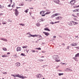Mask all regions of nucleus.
I'll use <instances>...</instances> for the list:
<instances>
[{"mask_svg":"<svg viewBox=\"0 0 79 79\" xmlns=\"http://www.w3.org/2000/svg\"><path fill=\"white\" fill-rule=\"evenodd\" d=\"M60 58V57H59V56L58 55H54L53 56V60H55L56 62H60V60H58Z\"/></svg>","mask_w":79,"mask_h":79,"instance_id":"f257e3e1","label":"nucleus"},{"mask_svg":"<svg viewBox=\"0 0 79 79\" xmlns=\"http://www.w3.org/2000/svg\"><path fill=\"white\" fill-rule=\"evenodd\" d=\"M11 76H13V77H18L20 78V79H25L26 78H27V77L20 75L19 74H16V75L11 74Z\"/></svg>","mask_w":79,"mask_h":79,"instance_id":"f03ea898","label":"nucleus"},{"mask_svg":"<svg viewBox=\"0 0 79 79\" xmlns=\"http://www.w3.org/2000/svg\"><path fill=\"white\" fill-rule=\"evenodd\" d=\"M13 11H15L14 13L15 14V15L16 16H18V15H19V12H18V10H17V9H15V10L14 9H13Z\"/></svg>","mask_w":79,"mask_h":79,"instance_id":"7ed1b4c3","label":"nucleus"},{"mask_svg":"<svg viewBox=\"0 0 79 79\" xmlns=\"http://www.w3.org/2000/svg\"><path fill=\"white\" fill-rule=\"evenodd\" d=\"M59 15H61V14L60 13H56L51 16V18H54L55 16H59Z\"/></svg>","mask_w":79,"mask_h":79,"instance_id":"20e7f679","label":"nucleus"},{"mask_svg":"<svg viewBox=\"0 0 79 79\" xmlns=\"http://www.w3.org/2000/svg\"><path fill=\"white\" fill-rule=\"evenodd\" d=\"M62 19V17L61 16H58L56 17V20H61Z\"/></svg>","mask_w":79,"mask_h":79,"instance_id":"39448f33","label":"nucleus"},{"mask_svg":"<svg viewBox=\"0 0 79 79\" xmlns=\"http://www.w3.org/2000/svg\"><path fill=\"white\" fill-rule=\"evenodd\" d=\"M43 34H44L45 35H46V36H48L50 35V33H48L47 32H45L44 31L43 32Z\"/></svg>","mask_w":79,"mask_h":79,"instance_id":"423d86ee","label":"nucleus"},{"mask_svg":"<svg viewBox=\"0 0 79 79\" xmlns=\"http://www.w3.org/2000/svg\"><path fill=\"white\" fill-rule=\"evenodd\" d=\"M17 52H19V51H21V48L20 47H18L16 49Z\"/></svg>","mask_w":79,"mask_h":79,"instance_id":"0eeeda50","label":"nucleus"},{"mask_svg":"<svg viewBox=\"0 0 79 79\" xmlns=\"http://www.w3.org/2000/svg\"><path fill=\"white\" fill-rule=\"evenodd\" d=\"M54 2L56 4H60L59 3V2H60V1L59 0H54Z\"/></svg>","mask_w":79,"mask_h":79,"instance_id":"6e6552de","label":"nucleus"},{"mask_svg":"<svg viewBox=\"0 0 79 79\" xmlns=\"http://www.w3.org/2000/svg\"><path fill=\"white\" fill-rule=\"evenodd\" d=\"M0 40H3V41H5V42H7L8 41L7 39L3 38H1Z\"/></svg>","mask_w":79,"mask_h":79,"instance_id":"1a4fd4ad","label":"nucleus"},{"mask_svg":"<svg viewBox=\"0 0 79 79\" xmlns=\"http://www.w3.org/2000/svg\"><path fill=\"white\" fill-rule=\"evenodd\" d=\"M29 35H31V37H37V35H32L31 34Z\"/></svg>","mask_w":79,"mask_h":79,"instance_id":"9d476101","label":"nucleus"},{"mask_svg":"<svg viewBox=\"0 0 79 79\" xmlns=\"http://www.w3.org/2000/svg\"><path fill=\"white\" fill-rule=\"evenodd\" d=\"M15 65L16 66L18 67V66H20V65H21V64H20V63L17 62V63H15Z\"/></svg>","mask_w":79,"mask_h":79,"instance_id":"9b49d317","label":"nucleus"},{"mask_svg":"<svg viewBox=\"0 0 79 79\" xmlns=\"http://www.w3.org/2000/svg\"><path fill=\"white\" fill-rule=\"evenodd\" d=\"M70 45L71 46H77V44H76V43H72Z\"/></svg>","mask_w":79,"mask_h":79,"instance_id":"f8f14e48","label":"nucleus"},{"mask_svg":"<svg viewBox=\"0 0 79 79\" xmlns=\"http://www.w3.org/2000/svg\"><path fill=\"white\" fill-rule=\"evenodd\" d=\"M72 22L73 23L74 25H76V24H78V23L74 22V21H72Z\"/></svg>","mask_w":79,"mask_h":79,"instance_id":"ddd939ff","label":"nucleus"},{"mask_svg":"<svg viewBox=\"0 0 79 79\" xmlns=\"http://www.w3.org/2000/svg\"><path fill=\"white\" fill-rule=\"evenodd\" d=\"M45 12V11L44 10H42V11H41L40 12V15H42V14H44V13ZM42 13H43L42 14Z\"/></svg>","mask_w":79,"mask_h":79,"instance_id":"4468645a","label":"nucleus"},{"mask_svg":"<svg viewBox=\"0 0 79 79\" xmlns=\"http://www.w3.org/2000/svg\"><path fill=\"white\" fill-rule=\"evenodd\" d=\"M37 37L38 38H40L41 39H42V37L41 36V35H37Z\"/></svg>","mask_w":79,"mask_h":79,"instance_id":"2eb2a0df","label":"nucleus"},{"mask_svg":"<svg viewBox=\"0 0 79 79\" xmlns=\"http://www.w3.org/2000/svg\"><path fill=\"white\" fill-rule=\"evenodd\" d=\"M2 57H5V58H6V57H8V56H7L6 55L4 54L2 56Z\"/></svg>","mask_w":79,"mask_h":79,"instance_id":"dca6fc26","label":"nucleus"},{"mask_svg":"<svg viewBox=\"0 0 79 79\" xmlns=\"http://www.w3.org/2000/svg\"><path fill=\"white\" fill-rule=\"evenodd\" d=\"M79 57V53H77V54L75 55V57H76V58L77 57Z\"/></svg>","mask_w":79,"mask_h":79,"instance_id":"f3484780","label":"nucleus"},{"mask_svg":"<svg viewBox=\"0 0 79 79\" xmlns=\"http://www.w3.org/2000/svg\"><path fill=\"white\" fill-rule=\"evenodd\" d=\"M66 71H71V69L68 68H67L66 69Z\"/></svg>","mask_w":79,"mask_h":79,"instance_id":"a211bd4d","label":"nucleus"},{"mask_svg":"<svg viewBox=\"0 0 79 79\" xmlns=\"http://www.w3.org/2000/svg\"><path fill=\"white\" fill-rule=\"evenodd\" d=\"M75 2V0H72L70 2V5H73V3H71V2Z\"/></svg>","mask_w":79,"mask_h":79,"instance_id":"6ab92c4d","label":"nucleus"},{"mask_svg":"<svg viewBox=\"0 0 79 79\" xmlns=\"http://www.w3.org/2000/svg\"><path fill=\"white\" fill-rule=\"evenodd\" d=\"M51 13V12L49 11V12H47L46 13H45V15H49V14H50Z\"/></svg>","mask_w":79,"mask_h":79,"instance_id":"aec40b11","label":"nucleus"},{"mask_svg":"<svg viewBox=\"0 0 79 79\" xmlns=\"http://www.w3.org/2000/svg\"><path fill=\"white\" fill-rule=\"evenodd\" d=\"M20 55H21V56H26V55H25V54L24 53H21L20 54Z\"/></svg>","mask_w":79,"mask_h":79,"instance_id":"412c9836","label":"nucleus"},{"mask_svg":"<svg viewBox=\"0 0 79 79\" xmlns=\"http://www.w3.org/2000/svg\"><path fill=\"white\" fill-rule=\"evenodd\" d=\"M35 49L38 50H41V48H35Z\"/></svg>","mask_w":79,"mask_h":79,"instance_id":"4be33fe9","label":"nucleus"},{"mask_svg":"<svg viewBox=\"0 0 79 79\" xmlns=\"http://www.w3.org/2000/svg\"><path fill=\"white\" fill-rule=\"evenodd\" d=\"M28 47V46H23L22 47V48H27Z\"/></svg>","mask_w":79,"mask_h":79,"instance_id":"5701e85b","label":"nucleus"},{"mask_svg":"<svg viewBox=\"0 0 79 79\" xmlns=\"http://www.w3.org/2000/svg\"><path fill=\"white\" fill-rule=\"evenodd\" d=\"M68 24L69 25V26H73V23H68Z\"/></svg>","mask_w":79,"mask_h":79,"instance_id":"b1692460","label":"nucleus"},{"mask_svg":"<svg viewBox=\"0 0 79 79\" xmlns=\"http://www.w3.org/2000/svg\"><path fill=\"white\" fill-rule=\"evenodd\" d=\"M36 76L38 78H40V75H39V74L36 75Z\"/></svg>","mask_w":79,"mask_h":79,"instance_id":"393cba45","label":"nucleus"},{"mask_svg":"<svg viewBox=\"0 0 79 79\" xmlns=\"http://www.w3.org/2000/svg\"><path fill=\"white\" fill-rule=\"evenodd\" d=\"M58 75L59 76H61L63 75V73H59Z\"/></svg>","mask_w":79,"mask_h":79,"instance_id":"a878e982","label":"nucleus"},{"mask_svg":"<svg viewBox=\"0 0 79 79\" xmlns=\"http://www.w3.org/2000/svg\"><path fill=\"white\" fill-rule=\"evenodd\" d=\"M2 49H3V50H4V51H7V49H6V48H3Z\"/></svg>","mask_w":79,"mask_h":79,"instance_id":"bb28decb","label":"nucleus"},{"mask_svg":"<svg viewBox=\"0 0 79 79\" xmlns=\"http://www.w3.org/2000/svg\"><path fill=\"white\" fill-rule=\"evenodd\" d=\"M73 59H74L75 61H77V58L76 57H73Z\"/></svg>","mask_w":79,"mask_h":79,"instance_id":"cd10ccee","label":"nucleus"},{"mask_svg":"<svg viewBox=\"0 0 79 79\" xmlns=\"http://www.w3.org/2000/svg\"><path fill=\"white\" fill-rule=\"evenodd\" d=\"M40 25V23H37L36 24V26H38V27H39Z\"/></svg>","mask_w":79,"mask_h":79,"instance_id":"c85d7f7f","label":"nucleus"},{"mask_svg":"<svg viewBox=\"0 0 79 79\" xmlns=\"http://www.w3.org/2000/svg\"><path fill=\"white\" fill-rule=\"evenodd\" d=\"M28 10H29V9H27L24 11V12L26 13H27L28 12Z\"/></svg>","mask_w":79,"mask_h":79,"instance_id":"c756f323","label":"nucleus"},{"mask_svg":"<svg viewBox=\"0 0 79 79\" xmlns=\"http://www.w3.org/2000/svg\"><path fill=\"white\" fill-rule=\"evenodd\" d=\"M38 60L39 61H40V62H41L42 61H44V60H42V59H39Z\"/></svg>","mask_w":79,"mask_h":79,"instance_id":"7c9ffc66","label":"nucleus"},{"mask_svg":"<svg viewBox=\"0 0 79 79\" xmlns=\"http://www.w3.org/2000/svg\"><path fill=\"white\" fill-rule=\"evenodd\" d=\"M41 21L43 22L44 21H45V19H40Z\"/></svg>","mask_w":79,"mask_h":79,"instance_id":"2f4dec72","label":"nucleus"},{"mask_svg":"<svg viewBox=\"0 0 79 79\" xmlns=\"http://www.w3.org/2000/svg\"><path fill=\"white\" fill-rule=\"evenodd\" d=\"M19 25H20V26H24V24H22V23H19Z\"/></svg>","mask_w":79,"mask_h":79,"instance_id":"473e14b6","label":"nucleus"},{"mask_svg":"<svg viewBox=\"0 0 79 79\" xmlns=\"http://www.w3.org/2000/svg\"><path fill=\"white\" fill-rule=\"evenodd\" d=\"M72 15L73 16V17H75V18H77V16H76L74 14H72Z\"/></svg>","mask_w":79,"mask_h":79,"instance_id":"72a5a7b5","label":"nucleus"},{"mask_svg":"<svg viewBox=\"0 0 79 79\" xmlns=\"http://www.w3.org/2000/svg\"><path fill=\"white\" fill-rule=\"evenodd\" d=\"M44 30H50L49 29L48 27L44 29Z\"/></svg>","mask_w":79,"mask_h":79,"instance_id":"f704fd0d","label":"nucleus"},{"mask_svg":"<svg viewBox=\"0 0 79 79\" xmlns=\"http://www.w3.org/2000/svg\"><path fill=\"white\" fill-rule=\"evenodd\" d=\"M45 67L48 66V65H44L43 66V68H45Z\"/></svg>","mask_w":79,"mask_h":79,"instance_id":"c9c22d12","label":"nucleus"},{"mask_svg":"<svg viewBox=\"0 0 79 79\" xmlns=\"http://www.w3.org/2000/svg\"><path fill=\"white\" fill-rule=\"evenodd\" d=\"M50 24H55V23H53L52 22H51V23H50Z\"/></svg>","mask_w":79,"mask_h":79,"instance_id":"e433bc0d","label":"nucleus"},{"mask_svg":"<svg viewBox=\"0 0 79 79\" xmlns=\"http://www.w3.org/2000/svg\"><path fill=\"white\" fill-rule=\"evenodd\" d=\"M45 15H46V14H45V13L44 15H41V16L42 17H44L45 16Z\"/></svg>","mask_w":79,"mask_h":79,"instance_id":"4c0bfd02","label":"nucleus"},{"mask_svg":"<svg viewBox=\"0 0 79 79\" xmlns=\"http://www.w3.org/2000/svg\"><path fill=\"white\" fill-rule=\"evenodd\" d=\"M39 76H40V77H43V76H42V75L41 74H39Z\"/></svg>","mask_w":79,"mask_h":79,"instance_id":"58836bf2","label":"nucleus"},{"mask_svg":"<svg viewBox=\"0 0 79 79\" xmlns=\"http://www.w3.org/2000/svg\"><path fill=\"white\" fill-rule=\"evenodd\" d=\"M24 5V4H23V3H22V4H20V6H23Z\"/></svg>","mask_w":79,"mask_h":79,"instance_id":"ea45409f","label":"nucleus"},{"mask_svg":"<svg viewBox=\"0 0 79 79\" xmlns=\"http://www.w3.org/2000/svg\"><path fill=\"white\" fill-rule=\"evenodd\" d=\"M2 74H7V73L6 72H4L2 73Z\"/></svg>","mask_w":79,"mask_h":79,"instance_id":"a19ab883","label":"nucleus"},{"mask_svg":"<svg viewBox=\"0 0 79 79\" xmlns=\"http://www.w3.org/2000/svg\"><path fill=\"white\" fill-rule=\"evenodd\" d=\"M66 49H67L68 50H69V46H68L67 47Z\"/></svg>","mask_w":79,"mask_h":79,"instance_id":"79ce46f5","label":"nucleus"},{"mask_svg":"<svg viewBox=\"0 0 79 79\" xmlns=\"http://www.w3.org/2000/svg\"><path fill=\"white\" fill-rule=\"evenodd\" d=\"M60 23V21H58L57 22H55L54 23L55 24L56 23Z\"/></svg>","mask_w":79,"mask_h":79,"instance_id":"37998d69","label":"nucleus"},{"mask_svg":"<svg viewBox=\"0 0 79 79\" xmlns=\"http://www.w3.org/2000/svg\"><path fill=\"white\" fill-rule=\"evenodd\" d=\"M59 67H60V66L58 65V66H57L56 67V69H58V68H59Z\"/></svg>","mask_w":79,"mask_h":79,"instance_id":"c03bdc74","label":"nucleus"},{"mask_svg":"<svg viewBox=\"0 0 79 79\" xmlns=\"http://www.w3.org/2000/svg\"><path fill=\"white\" fill-rule=\"evenodd\" d=\"M7 6H8V7H11V4H10L9 5H8Z\"/></svg>","mask_w":79,"mask_h":79,"instance_id":"a18cd8bd","label":"nucleus"},{"mask_svg":"<svg viewBox=\"0 0 79 79\" xmlns=\"http://www.w3.org/2000/svg\"><path fill=\"white\" fill-rule=\"evenodd\" d=\"M78 6H74V8H78Z\"/></svg>","mask_w":79,"mask_h":79,"instance_id":"49530a36","label":"nucleus"},{"mask_svg":"<svg viewBox=\"0 0 79 79\" xmlns=\"http://www.w3.org/2000/svg\"><path fill=\"white\" fill-rule=\"evenodd\" d=\"M29 9H31V10H33L34 9V8H33V7H29Z\"/></svg>","mask_w":79,"mask_h":79,"instance_id":"de8ad7c7","label":"nucleus"},{"mask_svg":"<svg viewBox=\"0 0 79 79\" xmlns=\"http://www.w3.org/2000/svg\"><path fill=\"white\" fill-rule=\"evenodd\" d=\"M35 52V51L34 50H32V53H34Z\"/></svg>","mask_w":79,"mask_h":79,"instance_id":"09e8293b","label":"nucleus"},{"mask_svg":"<svg viewBox=\"0 0 79 79\" xmlns=\"http://www.w3.org/2000/svg\"><path fill=\"white\" fill-rule=\"evenodd\" d=\"M7 55H10V52H8L7 53Z\"/></svg>","mask_w":79,"mask_h":79,"instance_id":"8fccbe9b","label":"nucleus"},{"mask_svg":"<svg viewBox=\"0 0 79 79\" xmlns=\"http://www.w3.org/2000/svg\"><path fill=\"white\" fill-rule=\"evenodd\" d=\"M16 9L17 10H18V8H21V7H16Z\"/></svg>","mask_w":79,"mask_h":79,"instance_id":"3c124183","label":"nucleus"},{"mask_svg":"<svg viewBox=\"0 0 79 79\" xmlns=\"http://www.w3.org/2000/svg\"><path fill=\"white\" fill-rule=\"evenodd\" d=\"M75 48H78L79 50V47H75Z\"/></svg>","mask_w":79,"mask_h":79,"instance_id":"603ef678","label":"nucleus"},{"mask_svg":"<svg viewBox=\"0 0 79 79\" xmlns=\"http://www.w3.org/2000/svg\"><path fill=\"white\" fill-rule=\"evenodd\" d=\"M27 35L29 34V35H30V34H31V33H30V32H28L27 33Z\"/></svg>","mask_w":79,"mask_h":79,"instance_id":"864d4df0","label":"nucleus"},{"mask_svg":"<svg viewBox=\"0 0 79 79\" xmlns=\"http://www.w3.org/2000/svg\"><path fill=\"white\" fill-rule=\"evenodd\" d=\"M73 19L74 20V21H77V19H76V18H73Z\"/></svg>","mask_w":79,"mask_h":79,"instance_id":"5fc2aeb1","label":"nucleus"},{"mask_svg":"<svg viewBox=\"0 0 79 79\" xmlns=\"http://www.w3.org/2000/svg\"><path fill=\"white\" fill-rule=\"evenodd\" d=\"M8 21L9 22H10V23L12 22V20H8Z\"/></svg>","mask_w":79,"mask_h":79,"instance_id":"6e6d98bb","label":"nucleus"},{"mask_svg":"<svg viewBox=\"0 0 79 79\" xmlns=\"http://www.w3.org/2000/svg\"><path fill=\"white\" fill-rule=\"evenodd\" d=\"M77 16H79V13H77Z\"/></svg>","mask_w":79,"mask_h":79,"instance_id":"4d7b16f0","label":"nucleus"},{"mask_svg":"<svg viewBox=\"0 0 79 79\" xmlns=\"http://www.w3.org/2000/svg\"><path fill=\"white\" fill-rule=\"evenodd\" d=\"M53 38H54V39H55L56 38V36H53Z\"/></svg>","mask_w":79,"mask_h":79,"instance_id":"13d9d810","label":"nucleus"},{"mask_svg":"<svg viewBox=\"0 0 79 79\" xmlns=\"http://www.w3.org/2000/svg\"><path fill=\"white\" fill-rule=\"evenodd\" d=\"M62 45H63V46H64L65 45V44L63 43V44H62Z\"/></svg>","mask_w":79,"mask_h":79,"instance_id":"bf43d9fd","label":"nucleus"},{"mask_svg":"<svg viewBox=\"0 0 79 79\" xmlns=\"http://www.w3.org/2000/svg\"><path fill=\"white\" fill-rule=\"evenodd\" d=\"M3 15V14L2 13H1L0 14V16H1V15Z\"/></svg>","mask_w":79,"mask_h":79,"instance_id":"052dcab7","label":"nucleus"},{"mask_svg":"<svg viewBox=\"0 0 79 79\" xmlns=\"http://www.w3.org/2000/svg\"><path fill=\"white\" fill-rule=\"evenodd\" d=\"M61 64H63L64 65V64H65V63H62V62H61Z\"/></svg>","mask_w":79,"mask_h":79,"instance_id":"680f3d73","label":"nucleus"},{"mask_svg":"<svg viewBox=\"0 0 79 79\" xmlns=\"http://www.w3.org/2000/svg\"><path fill=\"white\" fill-rule=\"evenodd\" d=\"M73 12H76V10H73Z\"/></svg>","mask_w":79,"mask_h":79,"instance_id":"e2e57ef3","label":"nucleus"},{"mask_svg":"<svg viewBox=\"0 0 79 79\" xmlns=\"http://www.w3.org/2000/svg\"><path fill=\"white\" fill-rule=\"evenodd\" d=\"M2 24H6V23H3Z\"/></svg>","mask_w":79,"mask_h":79,"instance_id":"0e129e2a","label":"nucleus"},{"mask_svg":"<svg viewBox=\"0 0 79 79\" xmlns=\"http://www.w3.org/2000/svg\"><path fill=\"white\" fill-rule=\"evenodd\" d=\"M10 1V2H13V1L12 0H9Z\"/></svg>","mask_w":79,"mask_h":79,"instance_id":"69168bd1","label":"nucleus"},{"mask_svg":"<svg viewBox=\"0 0 79 79\" xmlns=\"http://www.w3.org/2000/svg\"><path fill=\"white\" fill-rule=\"evenodd\" d=\"M0 8H2V6L0 4Z\"/></svg>","mask_w":79,"mask_h":79,"instance_id":"338daca9","label":"nucleus"},{"mask_svg":"<svg viewBox=\"0 0 79 79\" xmlns=\"http://www.w3.org/2000/svg\"><path fill=\"white\" fill-rule=\"evenodd\" d=\"M13 6H14V4L12 6V7L13 8Z\"/></svg>","mask_w":79,"mask_h":79,"instance_id":"774afa93","label":"nucleus"}]
</instances>
